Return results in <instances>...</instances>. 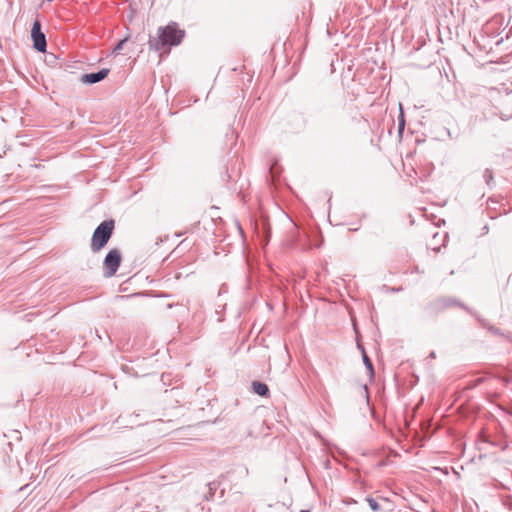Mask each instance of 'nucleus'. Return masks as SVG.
<instances>
[{"label":"nucleus","mask_w":512,"mask_h":512,"mask_svg":"<svg viewBox=\"0 0 512 512\" xmlns=\"http://www.w3.org/2000/svg\"><path fill=\"white\" fill-rule=\"evenodd\" d=\"M184 35V30L179 29L177 23L172 22L158 29V38L150 41V46L156 51L166 50L171 46L179 45Z\"/></svg>","instance_id":"f257e3e1"},{"label":"nucleus","mask_w":512,"mask_h":512,"mask_svg":"<svg viewBox=\"0 0 512 512\" xmlns=\"http://www.w3.org/2000/svg\"><path fill=\"white\" fill-rule=\"evenodd\" d=\"M114 229L113 220H105L95 229L91 239V250L99 252L109 241Z\"/></svg>","instance_id":"f03ea898"},{"label":"nucleus","mask_w":512,"mask_h":512,"mask_svg":"<svg viewBox=\"0 0 512 512\" xmlns=\"http://www.w3.org/2000/svg\"><path fill=\"white\" fill-rule=\"evenodd\" d=\"M121 263V253L117 249L108 252L104 259L103 268L104 276L112 277L117 272Z\"/></svg>","instance_id":"7ed1b4c3"},{"label":"nucleus","mask_w":512,"mask_h":512,"mask_svg":"<svg viewBox=\"0 0 512 512\" xmlns=\"http://www.w3.org/2000/svg\"><path fill=\"white\" fill-rule=\"evenodd\" d=\"M31 37L33 39V47L39 52H45L47 46L46 38L41 32V24L38 20L33 23Z\"/></svg>","instance_id":"20e7f679"},{"label":"nucleus","mask_w":512,"mask_h":512,"mask_svg":"<svg viewBox=\"0 0 512 512\" xmlns=\"http://www.w3.org/2000/svg\"><path fill=\"white\" fill-rule=\"evenodd\" d=\"M109 74V69L103 68L96 73H87L81 76V82L84 84H95L105 79Z\"/></svg>","instance_id":"39448f33"},{"label":"nucleus","mask_w":512,"mask_h":512,"mask_svg":"<svg viewBox=\"0 0 512 512\" xmlns=\"http://www.w3.org/2000/svg\"><path fill=\"white\" fill-rule=\"evenodd\" d=\"M252 390L255 394H258L260 396H263V397L269 396V388L263 382L253 381L252 382Z\"/></svg>","instance_id":"423d86ee"},{"label":"nucleus","mask_w":512,"mask_h":512,"mask_svg":"<svg viewBox=\"0 0 512 512\" xmlns=\"http://www.w3.org/2000/svg\"><path fill=\"white\" fill-rule=\"evenodd\" d=\"M363 361L367 370L369 371V376L372 378L374 376L373 364L365 352L363 353Z\"/></svg>","instance_id":"0eeeda50"},{"label":"nucleus","mask_w":512,"mask_h":512,"mask_svg":"<svg viewBox=\"0 0 512 512\" xmlns=\"http://www.w3.org/2000/svg\"><path fill=\"white\" fill-rule=\"evenodd\" d=\"M366 501L369 505V507L373 510V511H379L380 510V505L378 504V502L372 498V497H367L366 498Z\"/></svg>","instance_id":"6e6552de"},{"label":"nucleus","mask_w":512,"mask_h":512,"mask_svg":"<svg viewBox=\"0 0 512 512\" xmlns=\"http://www.w3.org/2000/svg\"><path fill=\"white\" fill-rule=\"evenodd\" d=\"M483 178L485 180V182L490 185V183L492 182L493 180V173L490 169H485L484 173H483Z\"/></svg>","instance_id":"1a4fd4ad"},{"label":"nucleus","mask_w":512,"mask_h":512,"mask_svg":"<svg viewBox=\"0 0 512 512\" xmlns=\"http://www.w3.org/2000/svg\"><path fill=\"white\" fill-rule=\"evenodd\" d=\"M127 41V39H122L121 41L118 42V44L115 46L113 52L114 53H119V51L122 50L123 48V45L125 44V42Z\"/></svg>","instance_id":"9d476101"},{"label":"nucleus","mask_w":512,"mask_h":512,"mask_svg":"<svg viewBox=\"0 0 512 512\" xmlns=\"http://www.w3.org/2000/svg\"><path fill=\"white\" fill-rule=\"evenodd\" d=\"M404 125H405L404 118H403V115H401V119H400V122H399V132L400 133L403 131Z\"/></svg>","instance_id":"9b49d317"},{"label":"nucleus","mask_w":512,"mask_h":512,"mask_svg":"<svg viewBox=\"0 0 512 512\" xmlns=\"http://www.w3.org/2000/svg\"><path fill=\"white\" fill-rule=\"evenodd\" d=\"M490 330H491L493 333H495V334H497V333H498V329H496V328H492V327H491V328H490Z\"/></svg>","instance_id":"f8f14e48"},{"label":"nucleus","mask_w":512,"mask_h":512,"mask_svg":"<svg viewBox=\"0 0 512 512\" xmlns=\"http://www.w3.org/2000/svg\"><path fill=\"white\" fill-rule=\"evenodd\" d=\"M446 301H447L446 305H451V304H453V303H454V302H452L451 300H446Z\"/></svg>","instance_id":"ddd939ff"},{"label":"nucleus","mask_w":512,"mask_h":512,"mask_svg":"<svg viewBox=\"0 0 512 512\" xmlns=\"http://www.w3.org/2000/svg\"><path fill=\"white\" fill-rule=\"evenodd\" d=\"M430 357H431V358H435V353H434V352H431V353H430Z\"/></svg>","instance_id":"4468645a"}]
</instances>
